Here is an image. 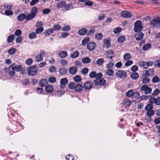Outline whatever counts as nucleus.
I'll return each instance as SVG.
<instances>
[{"mask_svg":"<svg viewBox=\"0 0 160 160\" xmlns=\"http://www.w3.org/2000/svg\"><path fill=\"white\" fill-rule=\"evenodd\" d=\"M38 12V9L36 7H33L31 10L30 12L27 15H26V20L29 21L33 19L36 16Z\"/></svg>","mask_w":160,"mask_h":160,"instance_id":"nucleus-1","label":"nucleus"},{"mask_svg":"<svg viewBox=\"0 0 160 160\" xmlns=\"http://www.w3.org/2000/svg\"><path fill=\"white\" fill-rule=\"evenodd\" d=\"M153 108V105L151 104H147L145 107V109L147 111L146 114L148 117H150L154 115L155 114V111L152 110Z\"/></svg>","mask_w":160,"mask_h":160,"instance_id":"nucleus-2","label":"nucleus"},{"mask_svg":"<svg viewBox=\"0 0 160 160\" xmlns=\"http://www.w3.org/2000/svg\"><path fill=\"white\" fill-rule=\"evenodd\" d=\"M140 92L145 94H148L151 92L152 91V88L147 85L144 84L140 88Z\"/></svg>","mask_w":160,"mask_h":160,"instance_id":"nucleus-3","label":"nucleus"},{"mask_svg":"<svg viewBox=\"0 0 160 160\" xmlns=\"http://www.w3.org/2000/svg\"><path fill=\"white\" fill-rule=\"evenodd\" d=\"M143 28L142 22L140 20H138L134 23V30L135 32H138L141 31Z\"/></svg>","mask_w":160,"mask_h":160,"instance_id":"nucleus-4","label":"nucleus"},{"mask_svg":"<svg viewBox=\"0 0 160 160\" xmlns=\"http://www.w3.org/2000/svg\"><path fill=\"white\" fill-rule=\"evenodd\" d=\"M150 24L154 27H159L160 26V16L155 17L150 22Z\"/></svg>","mask_w":160,"mask_h":160,"instance_id":"nucleus-5","label":"nucleus"},{"mask_svg":"<svg viewBox=\"0 0 160 160\" xmlns=\"http://www.w3.org/2000/svg\"><path fill=\"white\" fill-rule=\"evenodd\" d=\"M36 65H32L29 67L28 69V73L29 75L33 76L37 73L38 69L36 68Z\"/></svg>","mask_w":160,"mask_h":160,"instance_id":"nucleus-6","label":"nucleus"},{"mask_svg":"<svg viewBox=\"0 0 160 160\" xmlns=\"http://www.w3.org/2000/svg\"><path fill=\"white\" fill-rule=\"evenodd\" d=\"M115 75L118 78H123L127 77V72L124 71L119 70L115 73Z\"/></svg>","mask_w":160,"mask_h":160,"instance_id":"nucleus-7","label":"nucleus"},{"mask_svg":"<svg viewBox=\"0 0 160 160\" xmlns=\"http://www.w3.org/2000/svg\"><path fill=\"white\" fill-rule=\"evenodd\" d=\"M150 104H155L156 105H160V97H158L157 98H151L149 100Z\"/></svg>","mask_w":160,"mask_h":160,"instance_id":"nucleus-8","label":"nucleus"},{"mask_svg":"<svg viewBox=\"0 0 160 160\" xmlns=\"http://www.w3.org/2000/svg\"><path fill=\"white\" fill-rule=\"evenodd\" d=\"M44 54V52L43 51H41L39 54L36 56L35 60L36 62H39L42 61L43 59Z\"/></svg>","mask_w":160,"mask_h":160,"instance_id":"nucleus-9","label":"nucleus"},{"mask_svg":"<svg viewBox=\"0 0 160 160\" xmlns=\"http://www.w3.org/2000/svg\"><path fill=\"white\" fill-rule=\"evenodd\" d=\"M121 16L122 17L125 18H130L132 17V14L129 11H123L121 13Z\"/></svg>","mask_w":160,"mask_h":160,"instance_id":"nucleus-10","label":"nucleus"},{"mask_svg":"<svg viewBox=\"0 0 160 160\" xmlns=\"http://www.w3.org/2000/svg\"><path fill=\"white\" fill-rule=\"evenodd\" d=\"M93 83L90 81L86 82L83 85V88L86 90H89L92 88Z\"/></svg>","mask_w":160,"mask_h":160,"instance_id":"nucleus-11","label":"nucleus"},{"mask_svg":"<svg viewBox=\"0 0 160 160\" xmlns=\"http://www.w3.org/2000/svg\"><path fill=\"white\" fill-rule=\"evenodd\" d=\"M96 45L93 42H90L87 45V48L90 51L94 50L96 48Z\"/></svg>","mask_w":160,"mask_h":160,"instance_id":"nucleus-12","label":"nucleus"},{"mask_svg":"<svg viewBox=\"0 0 160 160\" xmlns=\"http://www.w3.org/2000/svg\"><path fill=\"white\" fill-rule=\"evenodd\" d=\"M68 81L66 78H64L61 79L59 85L60 88H65V85L68 83Z\"/></svg>","mask_w":160,"mask_h":160,"instance_id":"nucleus-13","label":"nucleus"},{"mask_svg":"<svg viewBox=\"0 0 160 160\" xmlns=\"http://www.w3.org/2000/svg\"><path fill=\"white\" fill-rule=\"evenodd\" d=\"M106 82V80L103 79H96L94 81V83L96 85H99L101 86L104 85Z\"/></svg>","mask_w":160,"mask_h":160,"instance_id":"nucleus-14","label":"nucleus"},{"mask_svg":"<svg viewBox=\"0 0 160 160\" xmlns=\"http://www.w3.org/2000/svg\"><path fill=\"white\" fill-rule=\"evenodd\" d=\"M124 107L126 108L130 106L131 104L130 101L128 98L124 99L122 103Z\"/></svg>","mask_w":160,"mask_h":160,"instance_id":"nucleus-15","label":"nucleus"},{"mask_svg":"<svg viewBox=\"0 0 160 160\" xmlns=\"http://www.w3.org/2000/svg\"><path fill=\"white\" fill-rule=\"evenodd\" d=\"M13 65L12 64L8 68L9 73V75L12 76H13L15 74V70L14 68V67L13 66Z\"/></svg>","mask_w":160,"mask_h":160,"instance_id":"nucleus-16","label":"nucleus"},{"mask_svg":"<svg viewBox=\"0 0 160 160\" xmlns=\"http://www.w3.org/2000/svg\"><path fill=\"white\" fill-rule=\"evenodd\" d=\"M114 53L112 50H108L106 52V55L108 58H110L112 59V58L114 56Z\"/></svg>","mask_w":160,"mask_h":160,"instance_id":"nucleus-17","label":"nucleus"},{"mask_svg":"<svg viewBox=\"0 0 160 160\" xmlns=\"http://www.w3.org/2000/svg\"><path fill=\"white\" fill-rule=\"evenodd\" d=\"M83 88V87L82 84H76L74 90L77 92H79L82 91Z\"/></svg>","mask_w":160,"mask_h":160,"instance_id":"nucleus-18","label":"nucleus"},{"mask_svg":"<svg viewBox=\"0 0 160 160\" xmlns=\"http://www.w3.org/2000/svg\"><path fill=\"white\" fill-rule=\"evenodd\" d=\"M58 55L61 58H65L68 55L67 52L64 50L60 52Z\"/></svg>","mask_w":160,"mask_h":160,"instance_id":"nucleus-19","label":"nucleus"},{"mask_svg":"<svg viewBox=\"0 0 160 160\" xmlns=\"http://www.w3.org/2000/svg\"><path fill=\"white\" fill-rule=\"evenodd\" d=\"M144 34L141 32H139L136 34L135 37L136 40H138L142 39L143 37Z\"/></svg>","mask_w":160,"mask_h":160,"instance_id":"nucleus-20","label":"nucleus"},{"mask_svg":"<svg viewBox=\"0 0 160 160\" xmlns=\"http://www.w3.org/2000/svg\"><path fill=\"white\" fill-rule=\"evenodd\" d=\"M66 5V3L64 1H60L57 3L56 6L58 9H59L61 8L64 7Z\"/></svg>","mask_w":160,"mask_h":160,"instance_id":"nucleus-21","label":"nucleus"},{"mask_svg":"<svg viewBox=\"0 0 160 160\" xmlns=\"http://www.w3.org/2000/svg\"><path fill=\"white\" fill-rule=\"evenodd\" d=\"M48 83L47 80L46 79H42L40 81L39 84L41 87L45 86Z\"/></svg>","mask_w":160,"mask_h":160,"instance_id":"nucleus-22","label":"nucleus"},{"mask_svg":"<svg viewBox=\"0 0 160 160\" xmlns=\"http://www.w3.org/2000/svg\"><path fill=\"white\" fill-rule=\"evenodd\" d=\"M135 94V92L132 90H129L126 93V96L129 97H133Z\"/></svg>","mask_w":160,"mask_h":160,"instance_id":"nucleus-23","label":"nucleus"},{"mask_svg":"<svg viewBox=\"0 0 160 160\" xmlns=\"http://www.w3.org/2000/svg\"><path fill=\"white\" fill-rule=\"evenodd\" d=\"M78 33L81 35H85L87 32V30L85 28H83L78 31Z\"/></svg>","mask_w":160,"mask_h":160,"instance_id":"nucleus-24","label":"nucleus"},{"mask_svg":"<svg viewBox=\"0 0 160 160\" xmlns=\"http://www.w3.org/2000/svg\"><path fill=\"white\" fill-rule=\"evenodd\" d=\"M25 19H26V15L24 13L20 14L18 17V20L19 21H22Z\"/></svg>","mask_w":160,"mask_h":160,"instance_id":"nucleus-25","label":"nucleus"},{"mask_svg":"<svg viewBox=\"0 0 160 160\" xmlns=\"http://www.w3.org/2000/svg\"><path fill=\"white\" fill-rule=\"evenodd\" d=\"M64 88H60L58 89L57 91V95L58 96H61L64 93V91L63 90Z\"/></svg>","mask_w":160,"mask_h":160,"instance_id":"nucleus-26","label":"nucleus"},{"mask_svg":"<svg viewBox=\"0 0 160 160\" xmlns=\"http://www.w3.org/2000/svg\"><path fill=\"white\" fill-rule=\"evenodd\" d=\"M73 5L72 3H70L67 4V5H65L64 7V9L65 10L67 11L69 10H70L71 9H73Z\"/></svg>","mask_w":160,"mask_h":160,"instance_id":"nucleus-27","label":"nucleus"},{"mask_svg":"<svg viewBox=\"0 0 160 160\" xmlns=\"http://www.w3.org/2000/svg\"><path fill=\"white\" fill-rule=\"evenodd\" d=\"M77 71V69L75 67L70 68L69 69V73L72 74H74Z\"/></svg>","mask_w":160,"mask_h":160,"instance_id":"nucleus-28","label":"nucleus"},{"mask_svg":"<svg viewBox=\"0 0 160 160\" xmlns=\"http://www.w3.org/2000/svg\"><path fill=\"white\" fill-rule=\"evenodd\" d=\"M139 74H138L134 72H133L131 74V78L133 79L136 80L139 77Z\"/></svg>","mask_w":160,"mask_h":160,"instance_id":"nucleus-29","label":"nucleus"},{"mask_svg":"<svg viewBox=\"0 0 160 160\" xmlns=\"http://www.w3.org/2000/svg\"><path fill=\"white\" fill-rule=\"evenodd\" d=\"M53 89V87L51 85H47L45 88V90L46 91L49 93H50L52 92Z\"/></svg>","mask_w":160,"mask_h":160,"instance_id":"nucleus-30","label":"nucleus"},{"mask_svg":"<svg viewBox=\"0 0 160 160\" xmlns=\"http://www.w3.org/2000/svg\"><path fill=\"white\" fill-rule=\"evenodd\" d=\"M79 52L77 51H75L73 53H72L70 57L72 58H75L78 57L79 55Z\"/></svg>","mask_w":160,"mask_h":160,"instance_id":"nucleus-31","label":"nucleus"},{"mask_svg":"<svg viewBox=\"0 0 160 160\" xmlns=\"http://www.w3.org/2000/svg\"><path fill=\"white\" fill-rule=\"evenodd\" d=\"M131 56L129 53H127L124 54L123 58V59L125 61L129 60L131 59Z\"/></svg>","mask_w":160,"mask_h":160,"instance_id":"nucleus-32","label":"nucleus"},{"mask_svg":"<svg viewBox=\"0 0 160 160\" xmlns=\"http://www.w3.org/2000/svg\"><path fill=\"white\" fill-rule=\"evenodd\" d=\"M15 38L14 36L12 34L9 35L7 38V41L8 43H11L12 42Z\"/></svg>","mask_w":160,"mask_h":160,"instance_id":"nucleus-33","label":"nucleus"},{"mask_svg":"<svg viewBox=\"0 0 160 160\" xmlns=\"http://www.w3.org/2000/svg\"><path fill=\"white\" fill-rule=\"evenodd\" d=\"M104 62V59L103 58H98L96 61V64L99 66H101Z\"/></svg>","mask_w":160,"mask_h":160,"instance_id":"nucleus-34","label":"nucleus"},{"mask_svg":"<svg viewBox=\"0 0 160 160\" xmlns=\"http://www.w3.org/2000/svg\"><path fill=\"white\" fill-rule=\"evenodd\" d=\"M13 65V66L14 67V69L16 72L20 71L22 69V66L21 65H18V66L16 65L15 64H12Z\"/></svg>","mask_w":160,"mask_h":160,"instance_id":"nucleus-35","label":"nucleus"},{"mask_svg":"<svg viewBox=\"0 0 160 160\" xmlns=\"http://www.w3.org/2000/svg\"><path fill=\"white\" fill-rule=\"evenodd\" d=\"M53 32V31L52 29H49L45 31L44 33L46 36H48L52 33Z\"/></svg>","mask_w":160,"mask_h":160,"instance_id":"nucleus-36","label":"nucleus"},{"mask_svg":"<svg viewBox=\"0 0 160 160\" xmlns=\"http://www.w3.org/2000/svg\"><path fill=\"white\" fill-rule=\"evenodd\" d=\"M60 73L62 75H63L67 72V70L65 68H62L59 70Z\"/></svg>","mask_w":160,"mask_h":160,"instance_id":"nucleus-37","label":"nucleus"},{"mask_svg":"<svg viewBox=\"0 0 160 160\" xmlns=\"http://www.w3.org/2000/svg\"><path fill=\"white\" fill-rule=\"evenodd\" d=\"M82 62L84 63H89L91 62V59L88 57L83 58L82 59Z\"/></svg>","mask_w":160,"mask_h":160,"instance_id":"nucleus-38","label":"nucleus"},{"mask_svg":"<svg viewBox=\"0 0 160 160\" xmlns=\"http://www.w3.org/2000/svg\"><path fill=\"white\" fill-rule=\"evenodd\" d=\"M82 80L81 76L80 75H76L73 78V80L75 82H79Z\"/></svg>","mask_w":160,"mask_h":160,"instance_id":"nucleus-39","label":"nucleus"},{"mask_svg":"<svg viewBox=\"0 0 160 160\" xmlns=\"http://www.w3.org/2000/svg\"><path fill=\"white\" fill-rule=\"evenodd\" d=\"M28 37L30 39H33L37 37V35L36 33L32 32L29 34Z\"/></svg>","mask_w":160,"mask_h":160,"instance_id":"nucleus-40","label":"nucleus"},{"mask_svg":"<svg viewBox=\"0 0 160 160\" xmlns=\"http://www.w3.org/2000/svg\"><path fill=\"white\" fill-rule=\"evenodd\" d=\"M141 66H142L145 69H147L148 67V65L147 62L142 61L139 62Z\"/></svg>","mask_w":160,"mask_h":160,"instance_id":"nucleus-41","label":"nucleus"},{"mask_svg":"<svg viewBox=\"0 0 160 160\" xmlns=\"http://www.w3.org/2000/svg\"><path fill=\"white\" fill-rule=\"evenodd\" d=\"M61 28V27L59 24H56L54 25L52 29H53V31H58L60 30Z\"/></svg>","mask_w":160,"mask_h":160,"instance_id":"nucleus-42","label":"nucleus"},{"mask_svg":"<svg viewBox=\"0 0 160 160\" xmlns=\"http://www.w3.org/2000/svg\"><path fill=\"white\" fill-rule=\"evenodd\" d=\"M126 40V38L123 36H120L118 38V41L120 43L123 42Z\"/></svg>","mask_w":160,"mask_h":160,"instance_id":"nucleus-43","label":"nucleus"},{"mask_svg":"<svg viewBox=\"0 0 160 160\" xmlns=\"http://www.w3.org/2000/svg\"><path fill=\"white\" fill-rule=\"evenodd\" d=\"M103 38V35L102 33H99L96 34L95 38L98 40L101 39Z\"/></svg>","mask_w":160,"mask_h":160,"instance_id":"nucleus-44","label":"nucleus"},{"mask_svg":"<svg viewBox=\"0 0 160 160\" xmlns=\"http://www.w3.org/2000/svg\"><path fill=\"white\" fill-rule=\"evenodd\" d=\"M122 31V28H121L118 27L113 29V32L115 34H117L121 32Z\"/></svg>","mask_w":160,"mask_h":160,"instance_id":"nucleus-45","label":"nucleus"},{"mask_svg":"<svg viewBox=\"0 0 160 160\" xmlns=\"http://www.w3.org/2000/svg\"><path fill=\"white\" fill-rule=\"evenodd\" d=\"M104 45L107 48H109L111 46V42L108 40H104Z\"/></svg>","mask_w":160,"mask_h":160,"instance_id":"nucleus-46","label":"nucleus"},{"mask_svg":"<svg viewBox=\"0 0 160 160\" xmlns=\"http://www.w3.org/2000/svg\"><path fill=\"white\" fill-rule=\"evenodd\" d=\"M16 51V49L14 48H10L8 51V52L9 54H13Z\"/></svg>","mask_w":160,"mask_h":160,"instance_id":"nucleus-47","label":"nucleus"},{"mask_svg":"<svg viewBox=\"0 0 160 160\" xmlns=\"http://www.w3.org/2000/svg\"><path fill=\"white\" fill-rule=\"evenodd\" d=\"M90 40V39L89 38H86L84 39H83L82 41V44L83 46L86 45L88 42H89V41Z\"/></svg>","mask_w":160,"mask_h":160,"instance_id":"nucleus-48","label":"nucleus"},{"mask_svg":"<svg viewBox=\"0 0 160 160\" xmlns=\"http://www.w3.org/2000/svg\"><path fill=\"white\" fill-rule=\"evenodd\" d=\"M112 59H111V60L109 61V63H108L106 66V68H112L114 65L113 63L112 62Z\"/></svg>","mask_w":160,"mask_h":160,"instance_id":"nucleus-49","label":"nucleus"},{"mask_svg":"<svg viewBox=\"0 0 160 160\" xmlns=\"http://www.w3.org/2000/svg\"><path fill=\"white\" fill-rule=\"evenodd\" d=\"M114 73V71L112 69H108L106 71V74L108 76L112 75Z\"/></svg>","mask_w":160,"mask_h":160,"instance_id":"nucleus-50","label":"nucleus"},{"mask_svg":"<svg viewBox=\"0 0 160 160\" xmlns=\"http://www.w3.org/2000/svg\"><path fill=\"white\" fill-rule=\"evenodd\" d=\"M150 79L146 76H145L142 80V82L143 83L145 84L149 82Z\"/></svg>","mask_w":160,"mask_h":160,"instance_id":"nucleus-51","label":"nucleus"},{"mask_svg":"<svg viewBox=\"0 0 160 160\" xmlns=\"http://www.w3.org/2000/svg\"><path fill=\"white\" fill-rule=\"evenodd\" d=\"M44 30V29L42 27H40L38 28H37L35 32L37 34H39L42 32H43Z\"/></svg>","mask_w":160,"mask_h":160,"instance_id":"nucleus-52","label":"nucleus"},{"mask_svg":"<svg viewBox=\"0 0 160 160\" xmlns=\"http://www.w3.org/2000/svg\"><path fill=\"white\" fill-rule=\"evenodd\" d=\"M160 79L157 76L154 77L152 79V82L154 83H156L159 81Z\"/></svg>","mask_w":160,"mask_h":160,"instance_id":"nucleus-53","label":"nucleus"},{"mask_svg":"<svg viewBox=\"0 0 160 160\" xmlns=\"http://www.w3.org/2000/svg\"><path fill=\"white\" fill-rule=\"evenodd\" d=\"M96 72L95 71H92L89 74V76L91 78H93L96 77Z\"/></svg>","mask_w":160,"mask_h":160,"instance_id":"nucleus-54","label":"nucleus"},{"mask_svg":"<svg viewBox=\"0 0 160 160\" xmlns=\"http://www.w3.org/2000/svg\"><path fill=\"white\" fill-rule=\"evenodd\" d=\"M71 28L69 26H65L63 27L62 30L63 31L68 32L70 30Z\"/></svg>","mask_w":160,"mask_h":160,"instance_id":"nucleus-55","label":"nucleus"},{"mask_svg":"<svg viewBox=\"0 0 160 160\" xmlns=\"http://www.w3.org/2000/svg\"><path fill=\"white\" fill-rule=\"evenodd\" d=\"M154 66L156 68H159L160 67V58L156 61Z\"/></svg>","mask_w":160,"mask_h":160,"instance_id":"nucleus-56","label":"nucleus"},{"mask_svg":"<svg viewBox=\"0 0 160 160\" xmlns=\"http://www.w3.org/2000/svg\"><path fill=\"white\" fill-rule=\"evenodd\" d=\"M151 47V45L150 43L145 45L143 47L142 49L144 50H146Z\"/></svg>","mask_w":160,"mask_h":160,"instance_id":"nucleus-57","label":"nucleus"},{"mask_svg":"<svg viewBox=\"0 0 160 160\" xmlns=\"http://www.w3.org/2000/svg\"><path fill=\"white\" fill-rule=\"evenodd\" d=\"M76 83L74 82H72L70 83L68 87L70 89H74L75 88Z\"/></svg>","mask_w":160,"mask_h":160,"instance_id":"nucleus-58","label":"nucleus"},{"mask_svg":"<svg viewBox=\"0 0 160 160\" xmlns=\"http://www.w3.org/2000/svg\"><path fill=\"white\" fill-rule=\"evenodd\" d=\"M56 68L54 66H52L49 67V71L50 72L52 73L56 71Z\"/></svg>","mask_w":160,"mask_h":160,"instance_id":"nucleus-59","label":"nucleus"},{"mask_svg":"<svg viewBox=\"0 0 160 160\" xmlns=\"http://www.w3.org/2000/svg\"><path fill=\"white\" fill-rule=\"evenodd\" d=\"M56 78L55 77H51L48 79V81L51 83H54L56 81Z\"/></svg>","mask_w":160,"mask_h":160,"instance_id":"nucleus-60","label":"nucleus"},{"mask_svg":"<svg viewBox=\"0 0 160 160\" xmlns=\"http://www.w3.org/2000/svg\"><path fill=\"white\" fill-rule=\"evenodd\" d=\"M51 11V10L50 9L45 8L42 10V12L43 14H46L49 13Z\"/></svg>","mask_w":160,"mask_h":160,"instance_id":"nucleus-61","label":"nucleus"},{"mask_svg":"<svg viewBox=\"0 0 160 160\" xmlns=\"http://www.w3.org/2000/svg\"><path fill=\"white\" fill-rule=\"evenodd\" d=\"M33 62V60L31 58H29L27 59L26 61V64L28 65L31 64Z\"/></svg>","mask_w":160,"mask_h":160,"instance_id":"nucleus-62","label":"nucleus"},{"mask_svg":"<svg viewBox=\"0 0 160 160\" xmlns=\"http://www.w3.org/2000/svg\"><path fill=\"white\" fill-rule=\"evenodd\" d=\"M22 33V31L20 29H18L16 30L15 32V35L16 36H20Z\"/></svg>","mask_w":160,"mask_h":160,"instance_id":"nucleus-63","label":"nucleus"},{"mask_svg":"<svg viewBox=\"0 0 160 160\" xmlns=\"http://www.w3.org/2000/svg\"><path fill=\"white\" fill-rule=\"evenodd\" d=\"M74 158V157L70 154L67 156L66 157L67 160H73Z\"/></svg>","mask_w":160,"mask_h":160,"instance_id":"nucleus-64","label":"nucleus"}]
</instances>
